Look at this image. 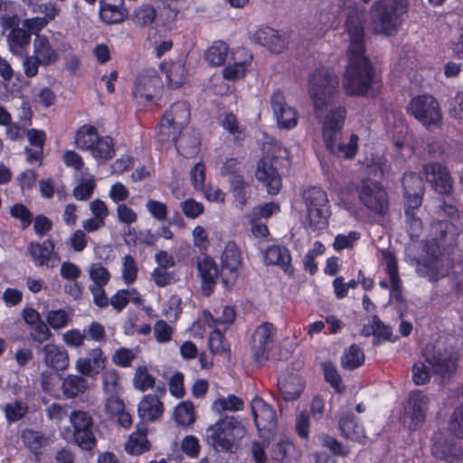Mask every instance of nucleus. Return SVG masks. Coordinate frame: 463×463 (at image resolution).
<instances>
[{"label": "nucleus", "mask_w": 463, "mask_h": 463, "mask_svg": "<svg viewBox=\"0 0 463 463\" xmlns=\"http://www.w3.org/2000/svg\"><path fill=\"white\" fill-rule=\"evenodd\" d=\"M321 445L328 449L334 456L347 457L350 453L348 446L343 445L336 438L329 434H321L318 436Z\"/></svg>", "instance_id": "56"}, {"label": "nucleus", "mask_w": 463, "mask_h": 463, "mask_svg": "<svg viewBox=\"0 0 463 463\" xmlns=\"http://www.w3.org/2000/svg\"><path fill=\"white\" fill-rule=\"evenodd\" d=\"M322 369L325 381L330 384L335 392L337 393L344 392L345 386L335 365L332 362H325L322 364Z\"/></svg>", "instance_id": "52"}, {"label": "nucleus", "mask_w": 463, "mask_h": 463, "mask_svg": "<svg viewBox=\"0 0 463 463\" xmlns=\"http://www.w3.org/2000/svg\"><path fill=\"white\" fill-rule=\"evenodd\" d=\"M341 435L353 441L363 442L366 438L364 426L359 419L352 412H343L338 420Z\"/></svg>", "instance_id": "31"}, {"label": "nucleus", "mask_w": 463, "mask_h": 463, "mask_svg": "<svg viewBox=\"0 0 463 463\" xmlns=\"http://www.w3.org/2000/svg\"><path fill=\"white\" fill-rule=\"evenodd\" d=\"M43 361L45 365L54 371H64L69 366L67 350L55 344H46L42 349Z\"/></svg>", "instance_id": "32"}, {"label": "nucleus", "mask_w": 463, "mask_h": 463, "mask_svg": "<svg viewBox=\"0 0 463 463\" xmlns=\"http://www.w3.org/2000/svg\"><path fill=\"white\" fill-rule=\"evenodd\" d=\"M89 387L83 375L69 374L61 383V391L66 398H75L84 393Z\"/></svg>", "instance_id": "39"}, {"label": "nucleus", "mask_w": 463, "mask_h": 463, "mask_svg": "<svg viewBox=\"0 0 463 463\" xmlns=\"http://www.w3.org/2000/svg\"><path fill=\"white\" fill-rule=\"evenodd\" d=\"M222 264L233 273L235 277L238 275V269L241 264V251L234 242H228L222 254Z\"/></svg>", "instance_id": "43"}, {"label": "nucleus", "mask_w": 463, "mask_h": 463, "mask_svg": "<svg viewBox=\"0 0 463 463\" xmlns=\"http://www.w3.org/2000/svg\"><path fill=\"white\" fill-rule=\"evenodd\" d=\"M243 428L232 416H225L210 425L205 430V441L216 452L234 453Z\"/></svg>", "instance_id": "3"}, {"label": "nucleus", "mask_w": 463, "mask_h": 463, "mask_svg": "<svg viewBox=\"0 0 463 463\" xmlns=\"http://www.w3.org/2000/svg\"><path fill=\"white\" fill-rule=\"evenodd\" d=\"M425 360L433 373L439 375L442 381L449 380L458 369V355L451 349L434 347L432 354L425 355Z\"/></svg>", "instance_id": "14"}, {"label": "nucleus", "mask_w": 463, "mask_h": 463, "mask_svg": "<svg viewBox=\"0 0 463 463\" xmlns=\"http://www.w3.org/2000/svg\"><path fill=\"white\" fill-rule=\"evenodd\" d=\"M383 87L382 76L365 52L347 53L343 88L347 96L374 98Z\"/></svg>", "instance_id": "1"}, {"label": "nucleus", "mask_w": 463, "mask_h": 463, "mask_svg": "<svg viewBox=\"0 0 463 463\" xmlns=\"http://www.w3.org/2000/svg\"><path fill=\"white\" fill-rule=\"evenodd\" d=\"M362 204L374 214L384 216L390 207L389 195L383 184L371 178L363 179L357 187Z\"/></svg>", "instance_id": "6"}, {"label": "nucleus", "mask_w": 463, "mask_h": 463, "mask_svg": "<svg viewBox=\"0 0 463 463\" xmlns=\"http://www.w3.org/2000/svg\"><path fill=\"white\" fill-rule=\"evenodd\" d=\"M54 249L55 243L52 239H46L43 242L32 241L28 245V252L34 264L39 267L53 268L60 262V255Z\"/></svg>", "instance_id": "22"}, {"label": "nucleus", "mask_w": 463, "mask_h": 463, "mask_svg": "<svg viewBox=\"0 0 463 463\" xmlns=\"http://www.w3.org/2000/svg\"><path fill=\"white\" fill-rule=\"evenodd\" d=\"M365 361L363 348L357 344H352L345 349L341 356V366L349 371L361 367Z\"/></svg>", "instance_id": "38"}, {"label": "nucleus", "mask_w": 463, "mask_h": 463, "mask_svg": "<svg viewBox=\"0 0 463 463\" xmlns=\"http://www.w3.org/2000/svg\"><path fill=\"white\" fill-rule=\"evenodd\" d=\"M151 444L147 439V427L143 421L137 424L135 431H133L125 444V450L130 455H141L149 451Z\"/></svg>", "instance_id": "33"}, {"label": "nucleus", "mask_w": 463, "mask_h": 463, "mask_svg": "<svg viewBox=\"0 0 463 463\" xmlns=\"http://www.w3.org/2000/svg\"><path fill=\"white\" fill-rule=\"evenodd\" d=\"M406 408L404 423L411 431L419 430L426 420L430 398L421 390L410 392Z\"/></svg>", "instance_id": "11"}, {"label": "nucleus", "mask_w": 463, "mask_h": 463, "mask_svg": "<svg viewBox=\"0 0 463 463\" xmlns=\"http://www.w3.org/2000/svg\"><path fill=\"white\" fill-rule=\"evenodd\" d=\"M159 138L161 141H172L178 154L185 158L195 157L201 149V137L194 129L186 128L181 132Z\"/></svg>", "instance_id": "17"}, {"label": "nucleus", "mask_w": 463, "mask_h": 463, "mask_svg": "<svg viewBox=\"0 0 463 463\" xmlns=\"http://www.w3.org/2000/svg\"><path fill=\"white\" fill-rule=\"evenodd\" d=\"M463 402L457 406L449 420V429L437 430L431 438V454L439 460L454 463L461 459L463 449Z\"/></svg>", "instance_id": "2"}, {"label": "nucleus", "mask_w": 463, "mask_h": 463, "mask_svg": "<svg viewBox=\"0 0 463 463\" xmlns=\"http://www.w3.org/2000/svg\"><path fill=\"white\" fill-rule=\"evenodd\" d=\"M373 335V345H377L380 340L383 341H392L394 342L395 339H392V329L390 326L385 325L377 315L372 317L371 319V332L364 333V336H369Z\"/></svg>", "instance_id": "46"}, {"label": "nucleus", "mask_w": 463, "mask_h": 463, "mask_svg": "<svg viewBox=\"0 0 463 463\" xmlns=\"http://www.w3.org/2000/svg\"><path fill=\"white\" fill-rule=\"evenodd\" d=\"M254 42L266 47L270 52L281 53L288 45L285 33L269 26H260L253 34Z\"/></svg>", "instance_id": "26"}, {"label": "nucleus", "mask_w": 463, "mask_h": 463, "mask_svg": "<svg viewBox=\"0 0 463 463\" xmlns=\"http://www.w3.org/2000/svg\"><path fill=\"white\" fill-rule=\"evenodd\" d=\"M346 109L336 107L328 111L322 122V137L325 146H331L333 141H338L342 135Z\"/></svg>", "instance_id": "20"}, {"label": "nucleus", "mask_w": 463, "mask_h": 463, "mask_svg": "<svg viewBox=\"0 0 463 463\" xmlns=\"http://www.w3.org/2000/svg\"><path fill=\"white\" fill-rule=\"evenodd\" d=\"M279 392L286 402L296 401L303 392L304 386L300 383V378L297 376H288L279 381Z\"/></svg>", "instance_id": "40"}, {"label": "nucleus", "mask_w": 463, "mask_h": 463, "mask_svg": "<svg viewBox=\"0 0 463 463\" xmlns=\"http://www.w3.org/2000/svg\"><path fill=\"white\" fill-rule=\"evenodd\" d=\"M99 137V134L96 127L83 125L76 131L75 143L80 150L90 151Z\"/></svg>", "instance_id": "44"}, {"label": "nucleus", "mask_w": 463, "mask_h": 463, "mask_svg": "<svg viewBox=\"0 0 463 463\" xmlns=\"http://www.w3.org/2000/svg\"><path fill=\"white\" fill-rule=\"evenodd\" d=\"M427 182L439 194H449L453 188V181L447 166L440 163H429L424 166Z\"/></svg>", "instance_id": "21"}, {"label": "nucleus", "mask_w": 463, "mask_h": 463, "mask_svg": "<svg viewBox=\"0 0 463 463\" xmlns=\"http://www.w3.org/2000/svg\"><path fill=\"white\" fill-rule=\"evenodd\" d=\"M33 55L42 62L43 67L55 64L59 60V52L52 47L49 38L43 34H35Z\"/></svg>", "instance_id": "34"}, {"label": "nucleus", "mask_w": 463, "mask_h": 463, "mask_svg": "<svg viewBox=\"0 0 463 463\" xmlns=\"http://www.w3.org/2000/svg\"><path fill=\"white\" fill-rule=\"evenodd\" d=\"M270 106L279 128L292 129L298 125V111L288 105L280 90L273 91Z\"/></svg>", "instance_id": "19"}, {"label": "nucleus", "mask_w": 463, "mask_h": 463, "mask_svg": "<svg viewBox=\"0 0 463 463\" xmlns=\"http://www.w3.org/2000/svg\"><path fill=\"white\" fill-rule=\"evenodd\" d=\"M402 184L403 188V194H424L425 187L424 182L419 174L414 172L404 173Z\"/></svg>", "instance_id": "53"}, {"label": "nucleus", "mask_w": 463, "mask_h": 463, "mask_svg": "<svg viewBox=\"0 0 463 463\" xmlns=\"http://www.w3.org/2000/svg\"><path fill=\"white\" fill-rule=\"evenodd\" d=\"M99 4V17L107 24H120L128 17V10L123 0L118 5L109 4L105 0H100Z\"/></svg>", "instance_id": "35"}, {"label": "nucleus", "mask_w": 463, "mask_h": 463, "mask_svg": "<svg viewBox=\"0 0 463 463\" xmlns=\"http://www.w3.org/2000/svg\"><path fill=\"white\" fill-rule=\"evenodd\" d=\"M162 87V81L156 71L145 69L137 76L132 94L139 104L146 105L153 101Z\"/></svg>", "instance_id": "12"}, {"label": "nucleus", "mask_w": 463, "mask_h": 463, "mask_svg": "<svg viewBox=\"0 0 463 463\" xmlns=\"http://www.w3.org/2000/svg\"><path fill=\"white\" fill-rule=\"evenodd\" d=\"M358 141L359 137L356 134H352L349 137V141L345 144L338 141H333L331 146H326L327 151L337 156L342 157L344 159H353L355 157L358 151Z\"/></svg>", "instance_id": "37"}, {"label": "nucleus", "mask_w": 463, "mask_h": 463, "mask_svg": "<svg viewBox=\"0 0 463 463\" xmlns=\"http://www.w3.org/2000/svg\"><path fill=\"white\" fill-rule=\"evenodd\" d=\"M277 156H263L258 163L256 170L257 179L263 183L267 187V192L271 195H276L282 187V178L279 173Z\"/></svg>", "instance_id": "16"}, {"label": "nucleus", "mask_w": 463, "mask_h": 463, "mask_svg": "<svg viewBox=\"0 0 463 463\" xmlns=\"http://www.w3.org/2000/svg\"><path fill=\"white\" fill-rule=\"evenodd\" d=\"M397 0H379L372 6V20L382 33L389 35L396 29Z\"/></svg>", "instance_id": "15"}, {"label": "nucleus", "mask_w": 463, "mask_h": 463, "mask_svg": "<svg viewBox=\"0 0 463 463\" xmlns=\"http://www.w3.org/2000/svg\"><path fill=\"white\" fill-rule=\"evenodd\" d=\"M339 91V80L329 69L321 67L308 78V92L317 113L331 104Z\"/></svg>", "instance_id": "4"}, {"label": "nucleus", "mask_w": 463, "mask_h": 463, "mask_svg": "<svg viewBox=\"0 0 463 463\" xmlns=\"http://www.w3.org/2000/svg\"><path fill=\"white\" fill-rule=\"evenodd\" d=\"M263 260L267 266L279 267L287 275L293 276L295 269L292 265L290 250L285 245H269L263 252Z\"/></svg>", "instance_id": "24"}, {"label": "nucleus", "mask_w": 463, "mask_h": 463, "mask_svg": "<svg viewBox=\"0 0 463 463\" xmlns=\"http://www.w3.org/2000/svg\"><path fill=\"white\" fill-rule=\"evenodd\" d=\"M174 419L178 425L189 427L195 421L194 407L192 402H180L175 409Z\"/></svg>", "instance_id": "48"}, {"label": "nucleus", "mask_w": 463, "mask_h": 463, "mask_svg": "<svg viewBox=\"0 0 463 463\" xmlns=\"http://www.w3.org/2000/svg\"><path fill=\"white\" fill-rule=\"evenodd\" d=\"M133 383L136 389L141 392H146V390L154 387L156 381L155 378L148 373L146 366H138L136 371Z\"/></svg>", "instance_id": "61"}, {"label": "nucleus", "mask_w": 463, "mask_h": 463, "mask_svg": "<svg viewBox=\"0 0 463 463\" xmlns=\"http://www.w3.org/2000/svg\"><path fill=\"white\" fill-rule=\"evenodd\" d=\"M407 112L429 130L439 128L441 126L440 106L431 95L423 94L412 98L407 106Z\"/></svg>", "instance_id": "7"}, {"label": "nucleus", "mask_w": 463, "mask_h": 463, "mask_svg": "<svg viewBox=\"0 0 463 463\" xmlns=\"http://www.w3.org/2000/svg\"><path fill=\"white\" fill-rule=\"evenodd\" d=\"M458 231L449 221H437L431 223L430 241L438 249H447L456 244Z\"/></svg>", "instance_id": "25"}, {"label": "nucleus", "mask_w": 463, "mask_h": 463, "mask_svg": "<svg viewBox=\"0 0 463 463\" xmlns=\"http://www.w3.org/2000/svg\"><path fill=\"white\" fill-rule=\"evenodd\" d=\"M156 11L152 5H142L137 7L133 14L132 21L138 26H148L156 19Z\"/></svg>", "instance_id": "55"}, {"label": "nucleus", "mask_w": 463, "mask_h": 463, "mask_svg": "<svg viewBox=\"0 0 463 463\" xmlns=\"http://www.w3.org/2000/svg\"><path fill=\"white\" fill-rule=\"evenodd\" d=\"M191 118L190 104L185 100L174 102L163 114L158 126V137H162L181 132L186 128Z\"/></svg>", "instance_id": "8"}, {"label": "nucleus", "mask_w": 463, "mask_h": 463, "mask_svg": "<svg viewBox=\"0 0 463 463\" xmlns=\"http://www.w3.org/2000/svg\"><path fill=\"white\" fill-rule=\"evenodd\" d=\"M70 317L64 309L50 310L46 315V321L48 325L55 329L65 327L69 323Z\"/></svg>", "instance_id": "64"}, {"label": "nucleus", "mask_w": 463, "mask_h": 463, "mask_svg": "<svg viewBox=\"0 0 463 463\" xmlns=\"http://www.w3.org/2000/svg\"><path fill=\"white\" fill-rule=\"evenodd\" d=\"M22 439L25 448L33 454L35 463L42 461L43 449L50 446L52 442L50 435L32 429L23 430Z\"/></svg>", "instance_id": "28"}, {"label": "nucleus", "mask_w": 463, "mask_h": 463, "mask_svg": "<svg viewBox=\"0 0 463 463\" xmlns=\"http://www.w3.org/2000/svg\"><path fill=\"white\" fill-rule=\"evenodd\" d=\"M32 32L24 28H13L7 35V42L12 52H17L30 44Z\"/></svg>", "instance_id": "47"}, {"label": "nucleus", "mask_w": 463, "mask_h": 463, "mask_svg": "<svg viewBox=\"0 0 463 463\" xmlns=\"http://www.w3.org/2000/svg\"><path fill=\"white\" fill-rule=\"evenodd\" d=\"M138 267L136 260L131 255H126L122 261L121 277L128 285L133 284L137 279Z\"/></svg>", "instance_id": "60"}, {"label": "nucleus", "mask_w": 463, "mask_h": 463, "mask_svg": "<svg viewBox=\"0 0 463 463\" xmlns=\"http://www.w3.org/2000/svg\"><path fill=\"white\" fill-rule=\"evenodd\" d=\"M124 234L130 237V240H126V242L133 246L144 245L151 247L154 246L158 240V236L153 233L149 229L137 231L134 227H128Z\"/></svg>", "instance_id": "45"}, {"label": "nucleus", "mask_w": 463, "mask_h": 463, "mask_svg": "<svg viewBox=\"0 0 463 463\" xmlns=\"http://www.w3.org/2000/svg\"><path fill=\"white\" fill-rule=\"evenodd\" d=\"M279 204L274 202L265 203L254 206L247 214L246 218L249 222L260 221V219H269L273 213L279 212Z\"/></svg>", "instance_id": "51"}, {"label": "nucleus", "mask_w": 463, "mask_h": 463, "mask_svg": "<svg viewBox=\"0 0 463 463\" xmlns=\"http://www.w3.org/2000/svg\"><path fill=\"white\" fill-rule=\"evenodd\" d=\"M364 21L365 14L364 10L354 8L348 12L345 23V31L349 37L347 53H361L366 52Z\"/></svg>", "instance_id": "13"}, {"label": "nucleus", "mask_w": 463, "mask_h": 463, "mask_svg": "<svg viewBox=\"0 0 463 463\" xmlns=\"http://www.w3.org/2000/svg\"><path fill=\"white\" fill-rule=\"evenodd\" d=\"M302 198L307 208V227L314 232L324 230L331 215L326 192L318 186H309L303 191Z\"/></svg>", "instance_id": "5"}, {"label": "nucleus", "mask_w": 463, "mask_h": 463, "mask_svg": "<svg viewBox=\"0 0 463 463\" xmlns=\"http://www.w3.org/2000/svg\"><path fill=\"white\" fill-rule=\"evenodd\" d=\"M90 155L97 160H109L115 156V143L109 136H99L90 150Z\"/></svg>", "instance_id": "42"}, {"label": "nucleus", "mask_w": 463, "mask_h": 463, "mask_svg": "<svg viewBox=\"0 0 463 463\" xmlns=\"http://www.w3.org/2000/svg\"><path fill=\"white\" fill-rule=\"evenodd\" d=\"M232 54L234 61L223 68L222 77L225 80L234 81L245 76L253 57L244 47L236 49Z\"/></svg>", "instance_id": "27"}, {"label": "nucleus", "mask_w": 463, "mask_h": 463, "mask_svg": "<svg viewBox=\"0 0 463 463\" xmlns=\"http://www.w3.org/2000/svg\"><path fill=\"white\" fill-rule=\"evenodd\" d=\"M276 333L277 328L270 322H263L256 327L250 341L252 358L256 363L261 364L269 360Z\"/></svg>", "instance_id": "10"}, {"label": "nucleus", "mask_w": 463, "mask_h": 463, "mask_svg": "<svg viewBox=\"0 0 463 463\" xmlns=\"http://www.w3.org/2000/svg\"><path fill=\"white\" fill-rule=\"evenodd\" d=\"M10 215L20 222L23 229H27L33 222V215L31 210L22 203H15L9 211Z\"/></svg>", "instance_id": "58"}, {"label": "nucleus", "mask_w": 463, "mask_h": 463, "mask_svg": "<svg viewBox=\"0 0 463 463\" xmlns=\"http://www.w3.org/2000/svg\"><path fill=\"white\" fill-rule=\"evenodd\" d=\"M164 411L163 402L156 395H146L138 404L137 412L142 420L153 421L158 419Z\"/></svg>", "instance_id": "36"}, {"label": "nucleus", "mask_w": 463, "mask_h": 463, "mask_svg": "<svg viewBox=\"0 0 463 463\" xmlns=\"http://www.w3.org/2000/svg\"><path fill=\"white\" fill-rule=\"evenodd\" d=\"M28 411V405L22 401L6 403L4 407L5 416L8 422L19 421L27 415Z\"/></svg>", "instance_id": "54"}, {"label": "nucleus", "mask_w": 463, "mask_h": 463, "mask_svg": "<svg viewBox=\"0 0 463 463\" xmlns=\"http://www.w3.org/2000/svg\"><path fill=\"white\" fill-rule=\"evenodd\" d=\"M383 260L385 264V272L390 278L392 290L400 292L402 289V280L399 274L398 260L394 252L389 250H383Z\"/></svg>", "instance_id": "41"}, {"label": "nucleus", "mask_w": 463, "mask_h": 463, "mask_svg": "<svg viewBox=\"0 0 463 463\" xmlns=\"http://www.w3.org/2000/svg\"><path fill=\"white\" fill-rule=\"evenodd\" d=\"M38 173L33 169H25L21 172L16 177L15 182L22 192L33 190L37 182Z\"/></svg>", "instance_id": "63"}, {"label": "nucleus", "mask_w": 463, "mask_h": 463, "mask_svg": "<svg viewBox=\"0 0 463 463\" xmlns=\"http://www.w3.org/2000/svg\"><path fill=\"white\" fill-rule=\"evenodd\" d=\"M294 449L292 442L288 440H281L272 446L271 458L273 460L280 463L289 462V454Z\"/></svg>", "instance_id": "62"}, {"label": "nucleus", "mask_w": 463, "mask_h": 463, "mask_svg": "<svg viewBox=\"0 0 463 463\" xmlns=\"http://www.w3.org/2000/svg\"><path fill=\"white\" fill-rule=\"evenodd\" d=\"M70 422L73 429V441L81 449L91 450L96 447L94 422L89 412L80 410L72 411L70 414Z\"/></svg>", "instance_id": "9"}, {"label": "nucleus", "mask_w": 463, "mask_h": 463, "mask_svg": "<svg viewBox=\"0 0 463 463\" xmlns=\"http://www.w3.org/2000/svg\"><path fill=\"white\" fill-rule=\"evenodd\" d=\"M213 407L218 412L224 411H238L243 409V401L234 394H230L227 398L217 399Z\"/></svg>", "instance_id": "59"}, {"label": "nucleus", "mask_w": 463, "mask_h": 463, "mask_svg": "<svg viewBox=\"0 0 463 463\" xmlns=\"http://www.w3.org/2000/svg\"><path fill=\"white\" fill-rule=\"evenodd\" d=\"M107 357L100 347L86 352V356L79 357L75 363L76 370L83 376H96L106 367Z\"/></svg>", "instance_id": "23"}, {"label": "nucleus", "mask_w": 463, "mask_h": 463, "mask_svg": "<svg viewBox=\"0 0 463 463\" xmlns=\"http://www.w3.org/2000/svg\"><path fill=\"white\" fill-rule=\"evenodd\" d=\"M197 276L201 279V292L204 297H210L214 292L220 270L215 260L206 253L199 256L195 261Z\"/></svg>", "instance_id": "18"}, {"label": "nucleus", "mask_w": 463, "mask_h": 463, "mask_svg": "<svg viewBox=\"0 0 463 463\" xmlns=\"http://www.w3.org/2000/svg\"><path fill=\"white\" fill-rule=\"evenodd\" d=\"M250 407L254 423L259 430H269L274 426L276 413L262 398L255 396L250 402Z\"/></svg>", "instance_id": "30"}, {"label": "nucleus", "mask_w": 463, "mask_h": 463, "mask_svg": "<svg viewBox=\"0 0 463 463\" xmlns=\"http://www.w3.org/2000/svg\"><path fill=\"white\" fill-rule=\"evenodd\" d=\"M229 52L228 44L222 41H217L210 46L205 52V60L212 66L224 64Z\"/></svg>", "instance_id": "49"}, {"label": "nucleus", "mask_w": 463, "mask_h": 463, "mask_svg": "<svg viewBox=\"0 0 463 463\" xmlns=\"http://www.w3.org/2000/svg\"><path fill=\"white\" fill-rule=\"evenodd\" d=\"M160 70L165 75L168 87L177 89L182 86L187 76L185 61L179 56L177 60L164 61L160 63Z\"/></svg>", "instance_id": "29"}, {"label": "nucleus", "mask_w": 463, "mask_h": 463, "mask_svg": "<svg viewBox=\"0 0 463 463\" xmlns=\"http://www.w3.org/2000/svg\"><path fill=\"white\" fill-rule=\"evenodd\" d=\"M209 348L214 354H224L230 351L229 343L222 329H215L210 333Z\"/></svg>", "instance_id": "57"}, {"label": "nucleus", "mask_w": 463, "mask_h": 463, "mask_svg": "<svg viewBox=\"0 0 463 463\" xmlns=\"http://www.w3.org/2000/svg\"><path fill=\"white\" fill-rule=\"evenodd\" d=\"M220 175L228 177L229 184L236 179H245L242 162L235 157L227 158L220 168Z\"/></svg>", "instance_id": "50"}]
</instances>
